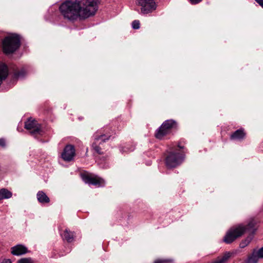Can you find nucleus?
I'll use <instances>...</instances> for the list:
<instances>
[{"label": "nucleus", "mask_w": 263, "mask_h": 263, "mask_svg": "<svg viewBox=\"0 0 263 263\" xmlns=\"http://www.w3.org/2000/svg\"><path fill=\"white\" fill-rule=\"evenodd\" d=\"M59 9L65 18L73 21L93 15L98 7L97 0H68L63 3Z\"/></svg>", "instance_id": "1"}, {"label": "nucleus", "mask_w": 263, "mask_h": 263, "mask_svg": "<svg viewBox=\"0 0 263 263\" xmlns=\"http://www.w3.org/2000/svg\"><path fill=\"white\" fill-rule=\"evenodd\" d=\"M256 225V221L254 219H251L246 226L239 224L232 227L227 232L223 239L224 242L230 243L247 231L254 233L257 229Z\"/></svg>", "instance_id": "2"}, {"label": "nucleus", "mask_w": 263, "mask_h": 263, "mask_svg": "<svg viewBox=\"0 0 263 263\" xmlns=\"http://www.w3.org/2000/svg\"><path fill=\"white\" fill-rule=\"evenodd\" d=\"M3 49L6 54H10L16 50L20 46V39L18 35L11 34L5 37L3 41Z\"/></svg>", "instance_id": "3"}, {"label": "nucleus", "mask_w": 263, "mask_h": 263, "mask_svg": "<svg viewBox=\"0 0 263 263\" xmlns=\"http://www.w3.org/2000/svg\"><path fill=\"white\" fill-rule=\"evenodd\" d=\"M183 158V155L180 152H171L166 157V165L168 168L175 167L182 162Z\"/></svg>", "instance_id": "4"}, {"label": "nucleus", "mask_w": 263, "mask_h": 263, "mask_svg": "<svg viewBox=\"0 0 263 263\" xmlns=\"http://www.w3.org/2000/svg\"><path fill=\"white\" fill-rule=\"evenodd\" d=\"M94 141L92 144V149L97 154H101L102 153V149L103 143L108 140L109 137L105 135L96 133L94 135Z\"/></svg>", "instance_id": "5"}, {"label": "nucleus", "mask_w": 263, "mask_h": 263, "mask_svg": "<svg viewBox=\"0 0 263 263\" xmlns=\"http://www.w3.org/2000/svg\"><path fill=\"white\" fill-rule=\"evenodd\" d=\"M136 4L141 7V12L142 14L151 13L157 8L154 0H136Z\"/></svg>", "instance_id": "6"}, {"label": "nucleus", "mask_w": 263, "mask_h": 263, "mask_svg": "<svg viewBox=\"0 0 263 263\" xmlns=\"http://www.w3.org/2000/svg\"><path fill=\"white\" fill-rule=\"evenodd\" d=\"M176 126V122L173 120L165 121L157 130L155 136L158 139H162L170 132V129Z\"/></svg>", "instance_id": "7"}, {"label": "nucleus", "mask_w": 263, "mask_h": 263, "mask_svg": "<svg viewBox=\"0 0 263 263\" xmlns=\"http://www.w3.org/2000/svg\"><path fill=\"white\" fill-rule=\"evenodd\" d=\"M25 127L26 129L29 130L33 136H36L38 135L42 134L41 125L35 120L32 118L29 119L25 122Z\"/></svg>", "instance_id": "8"}, {"label": "nucleus", "mask_w": 263, "mask_h": 263, "mask_svg": "<svg viewBox=\"0 0 263 263\" xmlns=\"http://www.w3.org/2000/svg\"><path fill=\"white\" fill-rule=\"evenodd\" d=\"M82 180L86 183L92 184L98 187L103 186L104 180L97 176L90 174H83L81 175Z\"/></svg>", "instance_id": "9"}, {"label": "nucleus", "mask_w": 263, "mask_h": 263, "mask_svg": "<svg viewBox=\"0 0 263 263\" xmlns=\"http://www.w3.org/2000/svg\"><path fill=\"white\" fill-rule=\"evenodd\" d=\"M75 155V149L73 145H67L62 154V158L66 161H70Z\"/></svg>", "instance_id": "10"}, {"label": "nucleus", "mask_w": 263, "mask_h": 263, "mask_svg": "<svg viewBox=\"0 0 263 263\" xmlns=\"http://www.w3.org/2000/svg\"><path fill=\"white\" fill-rule=\"evenodd\" d=\"M28 251L27 248L22 245H17L11 248V253L13 255L20 256L26 254Z\"/></svg>", "instance_id": "11"}, {"label": "nucleus", "mask_w": 263, "mask_h": 263, "mask_svg": "<svg viewBox=\"0 0 263 263\" xmlns=\"http://www.w3.org/2000/svg\"><path fill=\"white\" fill-rule=\"evenodd\" d=\"M246 136L244 129L242 128L236 130L233 134L231 135L230 138L231 140H241Z\"/></svg>", "instance_id": "12"}, {"label": "nucleus", "mask_w": 263, "mask_h": 263, "mask_svg": "<svg viewBox=\"0 0 263 263\" xmlns=\"http://www.w3.org/2000/svg\"><path fill=\"white\" fill-rule=\"evenodd\" d=\"M8 76V68L4 63H0V85Z\"/></svg>", "instance_id": "13"}, {"label": "nucleus", "mask_w": 263, "mask_h": 263, "mask_svg": "<svg viewBox=\"0 0 263 263\" xmlns=\"http://www.w3.org/2000/svg\"><path fill=\"white\" fill-rule=\"evenodd\" d=\"M37 200L41 203H46L50 201L49 197L43 191H39L36 195Z\"/></svg>", "instance_id": "14"}, {"label": "nucleus", "mask_w": 263, "mask_h": 263, "mask_svg": "<svg viewBox=\"0 0 263 263\" xmlns=\"http://www.w3.org/2000/svg\"><path fill=\"white\" fill-rule=\"evenodd\" d=\"M231 255L232 253L230 252H226L222 256L218 257L215 261L212 263H226Z\"/></svg>", "instance_id": "15"}, {"label": "nucleus", "mask_w": 263, "mask_h": 263, "mask_svg": "<svg viewBox=\"0 0 263 263\" xmlns=\"http://www.w3.org/2000/svg\"><path fill=\"white\" fill-rule=\"evenodd\" d=\"M61 236L63 239L67 240L68 242H71L73 240V233L67 229L65 230L63 233L61 234Z\"/></svg>", "instance_id": "16"}, {"label": "nucleus", "mask_w": 263, "mask_h": 263, "mask_svg": "<svg viewBox=\"0 0 263 263\" xmlns=\"http://www.w3.org/2000/svg\"><path fill=\"white\" fill-rule=\"evenodd\" d=\"M12 193L6 189L0 190V200L8 199L12 197Z\"/></svg>", "instance_id": "17"}, {"label": "nucleus", "mask_w": 263, "mask_h": 263, "mask_svg": "<svg viewBox=\"0 0 263 263\" xmlns=\"http://www.w3.org/2000/svg\"><path fill=\"white\" fill-rule=\"evenodd\" d=\"M252 236H249L245 240H242L239 245L240 247L243 248L247 246L250 243L251 240L252 239Z\"/></svg>", "instance_id": "18"}, {"label": "nucleus", "mask_w": 263, "mask_h": 263, "mask_svg": "<svg viewBox=\"0 0 263 263\" xmlns=\"http://www.w3.org/2000/svg\"><path fill=\"white\" fill-rule=\"evenodd\" d=\"M252 252L259 259L263 258V247L259 249H254Z\"/></svg>", "instance_id": "19"}, {"label": "nucleus", "mask_w": 263, "mask_h": 263, "mask_svg": "<svg viewBox=\"0 0 263 263\" xmlns=\"http://www.w3.org/2000/svg\"><path fill=\"white\" fill-rule=\"evenodd\" d=\"M259 259L252 252L245 263H257Z\"/></svg>", "instance_id": "20"}, {"label": "nucleus", "mask_w": 263, "mask_h": 263, "mask_svg": "<svg viewBox=\"0 0 263 263\" xmlns=\"http://www.w3.org/2000/svg\"><path fill=\"white\" fill-rule=\"evenodd\" d=\"M18 263H34V262L30 258H24L20 259Z\"/></svg>", "instance_id": "21"}, {"label": "nucleus", "mask_w": 263, "mask_h": 263, "mask_svg": "<svg viewBox=\"0 0 263 263\" xmlns=\"http://www.w3.org/2000/svg\"><path fill=\"white\" fill-rule=\"evenodd\" d=\"M173 260L172 259H159L156 260L154 263H170L172 262Z\"/></svg>", "instance_id": "22"}, {"label": "nucleus", "mask_w": 263, "mask_h": 263, "mask_svg": "<svg viewBox=\"0 0 263 263\" xmlns=\"http://www.w3.org/2000/svg\"><path fill=\"white\" fill-rule=\"evenodd\" d=\"M132 27L135 29H138L140 28V22L138 20H135L132 23Z\"/></svg>", "instance_id": "23"}, {"label": "nucleus", "mask_w": 263, "mask_h": 263, "mask_svg": "<svg viewBox=\"0 0 263 263\" xmlns=\"http://www.w3.org/2000/svg\"><path fill=\"white\" fill-rule=\"evenodd\" d=\"M192 4H197L202 1V0H189Z\"/></svg>", "instance_id": "24"}, {"label": "nucleus", "mask_w": 263, "mask_h": 263, "mask_svg": "<svg viewBox=\"0 0 263 263\" xmlns=\"http://www.w3.org/2000/svg\"><path fill=\"white\" fill-rule=\"evenodd\" d=\"M0 146L2 147L5 146V140L4 139H0Z\"/></svg>", "instance_id": "25"}, {"label": "nucleus", "mask_w": 263, "mask_h": 263, "mask_svg": "<svg viewBox=\"0 0 263 263\" xmlns=\"http://www.w3.org/2000/svg\"><path fill=\"white\" fill-rule=\"evenodd\" d=\"M261 7L263 8V0H255Z\"/></svg>", "instance_id": "26"}, {"label": "nucleus", "mask_w": 263, "mask_h": 263, "mask_svg": "<svg viewBox=\"0 0 263 263\" xmlns=\"http://www.w3.org/2000/svg\"><path fill=\"white\" fill-rule=\"evenodd\" d=\"M2 263H12L11 261L9 259H5L3 260Z\"/></svg>", "instance_id": "27"}, {"label": "nucleus", "mask_w": 263, "mask_h": 263, "mask_svg": "<svg viewBox=\"0 0 263 263\" xmlns=\"http://www.w3.org/2000/svg\"><path fill=\"white\" fill-rule=\"evenodd\" d=\"M22 76H23V74H22L21 72L18 73V74H17V77L18 78L21 77Z\"/></svg>", "instance_id": "28"}]
</instances>
